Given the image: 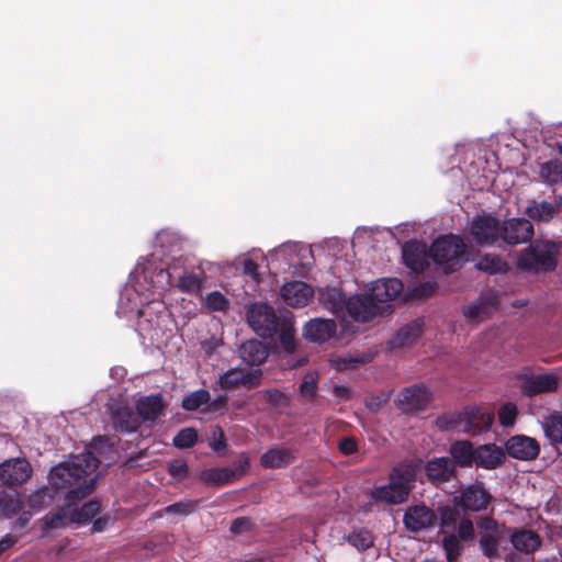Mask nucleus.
I'll list each match as a JSON object with an SVG mask.
<instances>
[{
  "label": "nucleus",
  "mask_w": 562,
  "mask_h": 562,
  "mask_svg": "<svg viewBox=\"0 0 562 562\" xmlns=\"http://www.w3.org/2000/svg\"><path fill=\"white\" fill-rule=\"evenodd\" d=\"M514 548L524 553H532L541 546L539 535L532 530L520 529L510 536Z\"/></svg>",
  "instance_id": "obj_30"
},
{
  "label": "nucleus",
  "mask_w": 562,
  "mask_h": 562,
  "mask_svg": "<svg viewBox=\"0 0 562 562\" xmlns=\"http://www.w3.org/2000/svg\"><path fill=\"white\" fill-rule=\"evenodd\" d=\"M321 300L334 313H339L346 308L347 300L342 293L336 289H328L326 292H322Z\"/></svg>",
  "instance_id": "obj_38"
},
{
  "label": "nucleus",
  "mask_w": 562,
  "mask_h": 562,
  "mask_svg": "<svg viewBox=\"0 0 562 562\" xmlns=\"http://www.w3.org/2000/svg\"><path fill=\"white\" fill-rule=\"evenodd\" d=\"M31 516H32V515H31V513H29V512H23V513L19 516V518L16 519V522H15V524H16V526H19V527H21V528L25 527V526L29 524V521H30V519H31Z\"/></svg>",
  "instance_id": "obj_64"
},
{
  "label": "nucleus",
  "mask_w": 562,
  "mask_h": 562,
  "mask_svg": "<svg viewBox=\"0 0 562 562\" xmlns=\"http://www.w3.org/2000/svg\"><path fill=\"white\" fill-rule=\"evenodd\" d=\"M206 405V412H218L225 409L227 406V396L220 395L215 397L213 401L210 400V402Z\"/></svg>",
  "instance_id": "obj_59"
},
{
  "label": "nucleus",
  "mask_w": 562,
  "mask_h": 562,
  "mask_svg": "<svg viewBox=\"0 0 562 562\" xmlns=\"http://www.w3.org/2000/svg\"><path fill=\"white\" fill-rule=\"evenodd\" d=\"M525 213L530 222L547 223L557 215L558 207L551 202L532 200L527 205Z\"/></svg>",
  "instance_id": "obj_31"
},
{
  "label": "nucleus",
  "mask_w": 562,
  "mask_h": 562,
  "mask_svg": "<svg viewBox=\"0 0 562 562\" xmlns=\"http://www.w3.org/2000/svg\"><path fill=\"white\" fill-rule=\"evenodd\" d=\"M517 414H518L517 406L514 403L508 402V403L503 404L498 411L499 424L503 427L513 426L516 420Z\"/></svg>",
  "instance_id": "obj_46"
},
{
  "label": "nucleus",
  "mask_w": 562,
  "mask_h": 562,
  "mask_svg": "<svg viewBox=\"0 0 562 562\" xmlns=\"http://www.w3.org/2000/svg\"><path fill=\"white\" fill-rule=\"evenodd\" d=\"M337 324L333 319L313 318L303 328V336L313 342H325L336 335Z\"/></svg>",
  "instance_id": "obj_22"
},
{
  "label": "nucleus",
  "mask_w": 562,
  "mask_h": 562,
  "mask_svg": "<svg viewBox=\"0 0 562 562\" xmlns=\"http://www.w3.org/2000/svg\"><path fill=\"white\" fill-rule=\"evenodd\" d=\"M470 234L479 246H495L501 240V221L492 213L473 217Z\"/></svg>",
  "instance_id": "obj_7"
},
{
  "label": "nucleus",
  "mask_w": 562,
  "mask_h": 562,
  "mask_svg": "<svg viewBox=\"0 0 562 562\" xmlns=\"http://www.w3.org/2000/svg\"><path fill=\"white\" fill-rule=\"evenodd\" d=\"M166 403L160 393L140 396L136 403V412L140 422L155 423L165 413Z\"/></svg>",
  "instance_id": "obj_19"
},
{
  "label": "nucleus",
  "mask_w": 562,
  "mask_h": 562,
  "mask_svg": "<svg viewBox=\"0 0 562 562\" xmlns=\"http://www.w3.org/2000/svg\"><path fill=\"white\" fill-rule=\"evenodd\" d=\"M422 470V459H405L389 473V483L373 488L371 497L375 503L400 505L405 503Z\"/></svg>",
  "instance_id": "obj_3"
},
{
  "label": "nucleus",
  "mask_w": 562,
  "mask_h": 562,
  "mask_svg": "<svg viewBox=\"0 0 562 562\" xmlns=\"http://www.w3.org/2000/svg\"><path fill=\"white\" fill-rule=\"evenodd\" d=\"M459 540L469 541L474 538V526L471 519L463 518L458 525V535H456Z\"/></svg>",
  "instance_id": "obj_54"
},
{
  "label": "nucleus",
  "mask_w": 562,
  "mask_h": 562,
  "mask_svg": "<svg viewBox=\"0 0 562 562\" xmlns=\"http://www.w3.org/2000/svg\"><path fill=\"white\" fill-rule=\"evenodd\" d=\"M477 527L485 532L498 533V524L492 517H483L477 521Z\"/></svg>",
  "instance_id": "obj_58"
},
{
  "label": "nucleus",
  "mask_w": 562,
  "mask_h": 562,
  "mask_svg": "<svg viewBox=\"0 0 562 562\" xmlns=\"http://www.w3.org/2000/svg\"><path fill=\"white\" fill-rule=\"evenodd\" d=\"M558 387L559 381L554 374L525 375L521 379L520 392L527 397H533L539 394L555 392Z\"/></svg>",
  "instance_id": "obj_17"
},
{
  "label": "nucleus",
  "mask_w": 562,
  "mask_h": 562,
  "mask_svg": "<svg viewBox=\"0 0 562 562\" xmlns=\"http://www.w3.org/2000/svg\"><path fill=\"white\" fill-rule=\"evenodd\" d=\"M100 461L91 451L72 456L69 461L54 467L49 473V483L56 490L74 486L65 494V506L49 512L43 518V530L66 528L76 524L72 507L88 496L95 487L94 479H87L99 467Z\"/></svg>",
  "instance_id": "obj_1"
},
{
  "label": "nucleus",
  "mask_w": 562,
  "mask_h": 562,
  "mask_svg": "<svg viewBox=\"0 0 562 562\" xmlns=\"http://www.w3.org/2000/svg\"><path fill=\"white\" fill-rule=\"evenodd\" d=\"M544 432L553 445H562V415L552 416L546 424Z\"/></svg>",
  "instance_id": "obj_41"
},
{
  "label": "nucleus",
  "mask_w": 562,
  "mask_h": 562,
  "mask_svg": "<svg viewBox=\"0 0 562 562\" xmlns=\"http://www.w3.org/2000/svg\"><path fill=\"white\" fill-rule=\"evenodd\" d=\"M430 402V394L423 385H412L402 390L397 396V406L404 413L424 411Z\"/></svg>",
  "instance_id": "obj_13"
},
{
  "label": "nucleus",
  "mask_w": 562,
  "mask_h": 562,
  "mask_svg": "<svg viewBox=\"0 0 562 562\" xmlns=\"http://www.w3.org/2000/svg\"><path fill=\"white\" fill-rule=\"evenodd\" d=\"M262 396L273 407H288L290 405L289 396L277 389L263 391Z\"/></svg>",
  "instance_id": "obj_48"
},
{
  "label": "nucleus",
  "mask_w": 562,
  "mask_h": 562,
  "mask_svg": "<svg viewBox=\"0 0 562 562\" xmlns=\"http://www.w3.org/2000/svg\"><path fill=\"white\" fill-rule=\"evenodd\" d=\"M474 267L488 274L506 273L509 265L499 255L484 254L475 262Z\"/></svg>",
  "instance_id": "obj_32"
},
{
  "label": "nucleus",
  "mask_w": 562,
  "mask_h": 562,
  "mask_svg": "<svg viewBox=\"0 0 562 562\" xmlns=\"http://www.w3.org/2000/svg\"><path fill=\"white\" fill-rule=\"evenodd\" d=\"M110 522V517H99L93 520L92 532H102L106 529Z\"/></svg>",
  "instance_id": "obj_62"
},
{
  "label": "nucleus",
  "mask_w": 562,
  "mask_h": 562,
  "mask_svg": "<svg viewBox=\"0 0 562 562\" xmlns=\"http://www.w3.org/2000/svg\"><path fill=\"white\" fill-rule=\"evenodd\" d=\"M300 394L307 398L313 400L317 392V374L307 373L305 374L302 383L299 386Z\"/></svg>",
  "instance_id": "obj_47"
},
{
  "label": "nucleus",
  "mask_w": 562,
  "mask_h": 562,
  "mask_svg": "<svg viewBox=\"0 0 562 562\" xmlns=\"http://www.w3.org/2000/svg\"><path fill=\"white\" fill-rule=\"evenodd\" d=\"M175 285L183 293L196 294L202 289V279L196 273L184 270L178 276Z\"/></svg>",
  "instance_id": "obj_35"
},
{
  "label": "nucleus",
  "mask_w": 562,
  "mask_h": 562,
  "mask_svg": "<svg viewBox=\"0 0 562 562\" xmlns=\"http://www.w3.org/2000/svg\"><path fill=\"white\" fill-rule=\"evenodd\" d=\"M558 248L554 241L536 239L525 248L517 266L526 272H549L557 268Z\"/></svg>",
  "instance_id": "obj_4"
},
{
  "label": "nucleus",
  "mask_w": 562,
  "mask_h": 562,
  "mask_svg": "<svg viewBox=\"0 0 562 562\" xmlns=\"http://www.w3.org/2000/svg\"><path fill=\"white\" fill-rule=\"evenodd\" d=\"M338 450L344 456H351L358 452V440L355 437H342L338 441Z\"/></svg>",
  "instance_id": "obj_55"
},
{
  "label": "nucleus",
  "mask_w": 562,
  "mask_h": 562,
  "mask_svg": "<svg viewBox=\"0 0 562 562\" xmlns=\"http://www.w3.org/2000/svg\"><path fill=\"white\" fill-rule=\"evenodd\" d=\"M23 508V503L15 490L8 491L0 487V512L8 518L19 513Z\"/></svg>",
  "instance_id": "obj_33"
},
{
  "label": "nucleus",
  "mask_w": 562,
  "mask_h": 562,
  "mask_svg": "<svg viewBox=\"0 0 562 562\" xmlns=\"http://www.w3.org/2000/svg\"><path fill=\"white\" fill-rule=\"evenodd\" d=\"M249 465V458L245 453H241L238 461L236 462V468L233 469L234 471L237 472V479L240 477L248 470Z\"/></svg>",
  "instance_id": "obj_61"
},
{
  "label": "nucleus",
  "mask_w": 562,
  "mask_h": 562,
  "mask_svg": "<svg viewBox=\"0 0 562 562\" xmlns=\"http://www.w3.org/2000/svg\"><path fill=\"white\" fill-rule=\"evenodd\" d=\"M199 479L206 485L223 486L237 480V472L231 468H210L200 472Z\"/></svg>",
  "instance_id": "obj_28"
},
{
  "label": "nucleus",
  "mask_w": 562,
  "mask_h": 562,
  "mask_svg": "<svg viewBox=\"0 0 562 562\" xmlns=\"http://www.w3.org/2000/svg\"><path fill=\"white\" fill-rule=\"evenodd\" d=\"M240 358L250 367L262 364L269 356V350L265 344L259 340L250 339L245 341L239 348Z\"/></svg>",
  "instance_id": "obj_27"
},
{
  "label": "nucleus",
  "mask_w": 562,
  "mask_h": 562,
  "mask_svg": "<svg viewBox=\"0 0 562 562\" xmlns=\"http://www.w3.org/2000/svg\"><path fill=\"white\" fill-rule=\"evenodd\" d=\"M541 175L552 181L562 175V162L559 160H549L541 166Z\"/></svg>",
  "instance_id": "obj_53"
},
{
  "label": "nucleus",
  "mask_w": 562,
  "mask_h": 562,
  "mask_svg": "<svg viewBox=\"0 0 562 562\" xmlns=\"http://www.w3.org/2000/svg\"><path fill=\"white\" fill-rule=\"evenodd\" d=\"M32 467L25 458H13L0 463V480L9 486H20L32 475Z\"/></svg>",
  "instance_id": "obj_10"
},
{
  "label": "nucleus",
  "mask_w": 562,
  "mask_h": 562,
  "mask_svg": "<svg viewBox=\"0 0 562 562\" xmlns=\"http://www.w3.org/2000/svg\"><path fill=\"white\" fill-rule=\"evenodd\" d=\"M490 501L491 495L485 488L470 484L460 491L459 496L454 497V505L464 512H482L486 509Z\"/></svg>",
  "instance_id": "obj_12"
},
{
  "label": "nucleus",
  "mask_w": 562,
  "mask_h": 562,
  "mask_svg": "<svg viewBox=\"0 0 562 562\" xmlns=\"http://www.w3.org/2000/svg\"><path fill=\"white\" fill-rule=\"evenodd\" d=\"M113 428L122 434L135 432L140 427V420L130 407L120 406L111 414Z\"/></svg>",
  "instance_id": "obj_26"
},
{
  "label": "nucleus",
  "mask_w": 562,
  "mask_h": 562,
  "mask_svg": "<svg viewBox=\"0 0 562 562\" xmlns=\"http://www.w3.org/2000/svg\"><path fill=\"white\" fill-rule=\"evenodd\" d=\"M533 236V225L525 217H513L501 222V240L508 245L530 241Z\"/></svg>",
  "instance_id": "obj_9"
},
{
  "label": "nucleus",
  "mask_w": 562,
  "mask_h": 562,
  "mask_svg": "<svg viewBox=\"0 0 562 562\" xmlns=\"http://www.w3.org/2000/svg\"><path fill=\"white\" fill-rule=\"evenodd\" d=\"M505 449L508 456L514 459L531 461L538 458L540 445L535 438L516 435L506 441Z\"/></svg>",
  "instance_id": "obj_15"
},
{
  "label": "nucleus",
  "mask_w": 562,
  "mask_h": 562,
  "mask_svg": "<svg viewBox=\"0 0 562 562\" xmlns=\"http://www.w3.org/2000/svg\"><path fill=\"white\" fill-rule=\"evenodd\" d=\"M480 548L487 558L498 555V533L484 532L480 537Z\"/></svg>",
  "instance_id": "obj_42"
},
{
  "label": "nucleus",
  "mask_w": 562,
  "mask_h": 562,
  "mask_svg": "<svg viewBox=\"0 0 562 562\" xmlns=\"http://www.w3.org/2000/svg\"><path fill=\"white\" fill-rule=\"evenodd\" d=\"M437 521V513L426 505L409 506L403 517L406 529L413 532L434 527Z\"/></svg>",
  "instance_id": "obj_14"
},
{
  "label": "nucleus",
  "mask_w": 562,
  "mask_h": 562,
  "mask_svg": "<svg viewBox=\"0 0 562 562\" xmlns=\"http://www.w3.org/2000/svg\"><path fill=\"white\" fill-rule=\"evenodd\" d=\"M211 400V394L205 389H200L187 394L181 402V407L188 412H195L201 406L206 405Z\"/></svg>",
  "instance_id": "obj_36"
},
{
  "label": "nucleus",
  "mask_w": 562,
  "mask_h": 562,
  "mask_svg": "<svg viewBox=\"0 0 562 562\" xmlns=\"http://www.w3.org/2000/svg\"><path fill=\"white\" fill-rule=\"evenodd\" d=\"M403 259L405 265L415 272H423L427 267L425 247L412 243L403 247Z\"/></svg>",
  "instance_id": "obj_29"
},
{
  "label": "nucleus",
  "mask_w": 562,
  "mask_h": 562,
  "mask_svg": "<svg viewBox=\"0 0 562 562\" xmlns=\"http://www.w3.org/2000/svg\"><path fill=\"white\" fill-rule=\"evenodd\" d=\"M476 446L468 439L454 440L450 443L449 454L453 467L469 469L473 467Z\"/></svg>",
  "instance_id": "obj_23"
},
{
  "label": "nucleus",
  "mask_w": 562,
  "mask_h": 562,
  "mask_svg": "<svg viewBox=\"0 0 562 562\" xmlns=\"http://www.w3.org/2000/svg\"><path fill=\"white\" fill-rule=\"evenodd\" d=\"M424 322L420 318L414 319L402 326L396 335L387 342L390 349H400L417 341L423 335Z\"/></svg>",
  "instance_id": "obj_24"
},
{
  "label": "nucleus",
  "mask_w": 562,
  "mask_h": 562,
  "mask_svg": "<svg viewBox=\"0 0 562 562\" xmlns=\"http://www.w3.org/2000/svg\"><path fill=\"white\" fill-rule=\"evenodd\" d=\"M168 472L172 477L184 479L188 475L189 467L183 460H172L168 464Z\"/></svg>",
  "instance_id": "obj_56"
},
{
  "label": "nucleus",
  "mask_w": 562,
  "mask_h": 562,
  "mask_svg": "<svg viewBox=\"0 0 562 562\" xmlns=\"http://www.w3.org/2000/svg\"><path fill=\"white\" fill-rule=\"evenodd\" d=\"M262 372L260 369L244 370L240 368H232L218 375L216 383L223 390H232L238 386L254 389L259 386Z\"/></svg>",
  "instance_id": "obj_8"
},
{
  "label": "nucleus",
  "mask_w": 562,
  "mask_h": 562,
  "mask_svg": "<svg viewBox=\"0 0 562 562\" xmlns=\"http://www.w3.org/2000/svg\"><path fill=\"white\" fill-rule=\"evenodd\" d=\"M209 446L218 453L226 449V438L221 426H215L212 429V436L210 438Z\"/></svg>",
  "instance_id": "obj_51"
},
{
  "label": "nucleus",
  "mask_w": 562,
  "mask_h": 562,
  "mask_svg": "<svg viewBox=\"0 0 562 562\" xmlns=\"http://www.w3.org/2000/svg\"><path fill=\"white\" fill-rule=\"evenodd\" d=\"M101 508L98 501H89L85 503L79 509L72 508L74 518L76 524H86L94 518Z\"/></svg>",
  "instance_id": "obj_37"
},
{
  "label": "nucleus",
  "mask_w": 562,
  "mask_h": 562,
  "mask_svg": "<svg viewBox=\"0 0 562 562\" xmlns=\"http://www.w3.org/2000/svg\"><path fill=\"white\" fill-rule=\"evenodd\" d=\"M314 295L311 285L302 281L285 283L281 288V297L284 303L292 307H303L308 304Z\"/></svg>",
  "instance_id": "obj_21"
},
{
  "label": "nucleus",
  "mask_w": 562,
  "mask_h": 562,
  "mask_svg": "<svg viewBox=\"0 0 562 562\" xmlns=\"http://www.w3.org/2000/svg\"><path fill=\"white\" fill-rule=\"evenodd\" d=\"M249 326L262 338L278 337L282 349L292 353L295 350L293 321L286 315H278L267 303H254L247 310Z\"/></svg>",
  "instance_id": "obj_2"
},
{
  "label": "nucleus",
  "mask_w": 562,
  "mask_h": 562,
  "mask_svg": "<svg viewBox=\"0 0 562 562\" xmlns=\"http://www.w3.org/2000/svg\"><path fill=\"white\" fill-rule=\"evenodd\" d=\"M505 450L496 443H483L475 448L473 467L484 470H496L506 459Z\"/></svg>",
  "instance_id": "obj_18"
},
{
  "label": "nucleus",
  "mask_w": 562,
  "mask_h": 562,
  "mask_svg": "<svg viewBox=\"0 0 562 562\" xmlns=\"http://www.w3.org/2000/svg\"><path fill=\"white\" fill-rule=\"evenodd\" d=\"M348 315L356 322L367 323L376 316H387L393 313V305L376 304L369 293L356 294L346 302Z\"/></svg>",
  "instance_id": "obj_6"
},
{
  "label": "nucleus",
  "mask_w": 562,
  "mask_h": 562,
  "mask_svg": "<svg viewBox=\"0 0 562 562\" xmlns=\"http://www.w3.org/2000/svg\"><path fill=\"white\" fill-rule=\"evenodd\" d=\"M345 540L359 552H364L374 543L372 532L366 528L353 529L345 537Z\"/></svg>",
  "instance_id": "obj_34"
},
{
  "label": "nucleus",
  "mask_w": 562,
  "mask_h": 562,
  "mask_svg": "<svg viewBox=\"0 0 562 562\" xmlns=\"http://www.w3.org/2000/svg\"><path fill=\"white\" fill-rule=\"evenodd\" d=\"M442 547L448 562H456L462 552V546L458 537L453 533L446 536L442 540Z\"/></svg>",
  "instance_id": "obj_43"
},
{
  "label": "nucleus",
  "mask_w": 562,
  "mask_h": 562,
  "mask_svg": "<svg viewBox=\"0 0 562 562\" xmlns=\"http://www.w3.org/2000/svg\"><path fill=\"white\" fill-rule=\"evenodd\" d=\"M482 312H483V307L481 305L472 304L465 308L464 315L468 318L474 319V318H477Z\"/></svg>",
  "instance_id": "obj_63"
},
{
  "label": "nucleus",
  "mask_w": 562,
  "mask_h": 562,
  "mask_svg": "<svg viewBox=\"0 0 562 562\" xmlns=\"http://www.w3.org/2000/svg\"><path fill=\"white\" fill-rule=\"evenodd\" d=\"M463 415H465V426L462 432L473 437L488 430L494 420V415L480 406L464 407Z\"/></svg>",
  "instance_id": "obj_16"
},
{
  "label": "nucleus",
  "mask_w": 562,
  "mask_h": 562,
  "mask_svg": "<svg viewBox=\"0 0 562 562\" xmlns=\"http://www.w3.org/2000/svg\"><path fill=\"white\" fill-rule=\"evenodd\" d=\"M459 512L453 508V507H450L448 505L446 506H440L438 508V513H437V516H438V519L440 521V526L442 528H456L457 526V520L459 518Z\"/></svg>",
  "instance_id": "obj_44"
},
{
  "label": "nucleus",
  "mask_w": 562,
  "mask_h": 562,
  "mask_svg": "<svg viewBox=\"0 0 562 562\" xmlns=\"http://www.w3.org/2000/svg\"><path fill=\"white\" fill-rule=\"evenodd\" d=\"M465 415L460 412L446 413L436 418V425L440 430H451L460 425L465 426Z\"/></svg>",
  "instance_id": "obj_39"
},
{
  "label": "nucleus",
  "mask_w": 562,
  "mask_h": 562,
  "mask_svg": "<svg viewBox=\"0 0 562 562\" xmlns=\"http://www.w3.org/2000/svg\"><path fill=\"white\" fill-rule=\"evenodd\" d=\"M404 284L397 278L381 279L372 283L369 294L379 305H391L403 291Z\"/></svg>",
  "instance_id": "obj_20"
},
{
  "label": "nucleus",
  "mask_w": 562,
  "mask_h": 562,
  "mask_svg": "<svg viewBox=\"0 0 562 562\" xmlns=\"http://www.w3.org/2000/svg\"><path fill=\"white\" fill-rule=\"evenodd\" d=\"M295 453L290 448L273 447L260 457V465L265 469H283L295 460Z\"/></svg>",
  "instance_id": "obj_25"
},
{
  "label": "nucleus",
  "mask_w": 562,
  "mask_h": 562,
  "mask_svg": "<svg viewBox=\"0 0 562 562\" xmlns=\"http://www.w3.org/2000/svg\"><path fill=\"white\" fill-rule=\"evenodd\" d=\"M427 481L439 486L457 477V470L449 457H435L425 464L422 462Z\"/></svg>",
  "instance_id": "obj_11"
},
{
  "label": "nucleus",
  "mask_w": 562,
  "mask_h": 562,
  "mask_svg": "<svg viewBox=\"0 0 562 562\" xmlns=\"http://www.w3.org/2000/svg\"><path fill=\"white\" fill-rule=\"evenodd\" d=\"M53 496L47 488H41L29 497V506L34 510H41L52 503Z\"/></svg>",
  "instance_id": "obj_45"
},
{
  "label": "nucleus",
  "mask_w": 562,
  "mask_h": 562,
  "mask_svg": "<svg viewBox=\"0 0 562 562\" xmlns=\"http://www.w3.org/2000/svg\"><path fill=\"white\" fill-rule=\"evenodd\" d=\"M255 527L252 520L248 517H237L235 518L229 527V531L233 535H243L246 532H250Z\"/></svg>",
  "instance_id": "obj_52"
},
{
  "label": "nucleus",
  "mask_w": 562,
  "mask_h": 562,
  "mask_svg": "<svg viewBox=\"0 0 562 562\" xmlns=\"http://www.w3.org/2000/svg\"><path fill=\"white\" fill-rule=\"evenodd\" d=\"M205 305L214 312H223L228 308V300L218 291H213L206 295Z\"/></svg>",
  "instance_id": "obj_49"
},
{
  "label": "nucleus",
  "mask_w": 562,
  "mask_h": 562,
  "mask_svg": "<svg viewBox=\"0 0 562 562\" xmlns=\"http://www.w3.org/2000/svg\"><path fill=\"white\" fill-rule=\"evenodd\" d=\"M195 501H180L165 507L167 514L187 516L195 510Z\"/></svg>",
  "instance_id": "obj_50"
},
{
  "label": "nucleus",
  "mask_w": 562,
  "mask_h": 562,
  "mask_svg": "<svg viewBox=\"0 0 562 562\" xmlns=\"http://www.w3.org/2000/svg\"><path fill=\"white\" fill-rule=\"evenodd\" d=\"M429 254L435 263L445 266V273H451L462 267L465 245L460 236L445 235L434 240Z\"/></svg>",
  "instance_id": "obj_5"
},
{
  "label": "nucleus",
  "mask_w": 562,
  "mask_h": 562,
  "mask_svg": "<svg viewBox=\"0 0 562 562\" xmlns=\"http://www.w3.org/2000/svg\"><path fill=\"white\" fill-rule=\"evenodd\" d=\"M198 441V431L192 427L182 428L172 439V443L178 449L192 448Z\"/></svg>",
  "instance_id": "obj_40"
},
{
  "label": "nucleus",
  "mask_w": 562,
  "mask_h": 562,
  "mask_svg": "<svg viewBox=\"0 0 562 562\" xmlns=\"http://www.w3.org/2000/svg\"><path fill=\"white\" fill-rule=\"evenodd\" d=\"M437 290L436 282H424L413 290V295L418 299H424L432 295Z\"/></svg>",
  "instance_id": "obj_57"
},
{
  "label": "nucleus",
  "mask_w": 562,
  "mask_h": 562,
  "mask_svg": "<svg viewBox=\"0 0 562 562\" xmlns=\"http://www.w3.org/2000/svg\"><path fill=\"white\" fill-rule=\"evenodd\" d=\"M258 263L252 259H245L243 262V272L254 279L258 277Z\"/></svg>",
  "instance_id": "obj_60"
}]
</instances>
